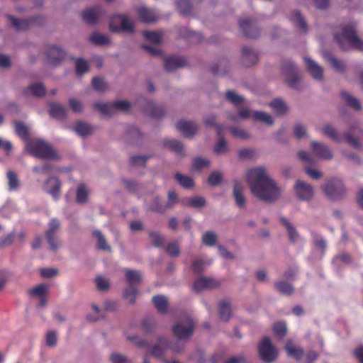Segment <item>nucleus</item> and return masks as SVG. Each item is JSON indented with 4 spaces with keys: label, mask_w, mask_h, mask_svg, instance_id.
Segmentation results:
<instances>
[{
    "label": "nucleus",
    "mask_w": 363,
    "mask_h": 363,
    "mask_svg": "<svg viewBox=\"0 0 363 363\" xmlns=\"http://www.w3.org/2000/svg\"><path fill=\"white\" fill-rule=\"evenodd\" d=\"M324 194L330 200L336 201L342 199L347 194V189L342 180L331 178L325 181L320 186Z\"/></svg>",
    "instance_id": "7ed1b4c3"
},
{
    "label": "nucleus",
    "mask_w": 363,
    "mask_h": 363,
    "mask_svg": "<svg viewBox=\"0 0 363 363\" xmlns=\"http://www.w3.org/2000/svg\"><path fill=\"white\" fill-rule=\"evenodd\" d=\"M93 127L87 123L78 121L76 123L74 130L81 137H86L93 132Z\"/></svg>",
    "instance_id": "37998d69"
},
{
    "label": "nucleus",
    "mask_w": 363,
    "mask_h": 363,
    "mask_svg": "<svg viewBox=\"0 0 363 363\" xmlns=\"http://www.w3.org/2000/svg\"><path fill=\"white\" fill-rule=\"evenodd\" d=\"M89 69V64L85 60L82 58H78L76 60V74L77 75H83L88 72Z\"/></svg>",
    "instance_id": "338daca9"
},
{
    "label": "nucleus",
    "mask_w": 363,
    "mask_h": 363,
    "mask_svg": "<svg viewBox=\"0 0 363 363\" xmlns=\"http://www.w3.org/2000/svg\"><path fill=\"white\" fill-rule=\"evenodd\" d=\"M259 357L266 363H272L278 356V350L268 337H264L258 345Z\"/></svg>",
    "instance_id": "6e6552de"
},
{
    "label": "nucleus",
    "mask_w": 363,
    "mask_h": 363,
    "mask_svg": "<svg viewBox=\"0 0 363 363\" xmlns=\"http://www.w3.org/2000/svg\"><path fill=\"white\" fill-rule=\"evenodd\" d=\"M291 22L296 26L300 32L307 33L308 28L307 23L298 11H294L290 16Z\"/></svg>",
    "instance_id": "cd10ccee"
},
{
    "label": "nucleus",
    "mask_w": 363,
    "mask_h": 363,
    "mask_svg": "<svg viewBox=\"0 0 363 363\" xmlns=\"http://www.w3.org/2000/svg\"><path fill=\"white\" fill-rule=\"evenodd\" d=\"M89 40L95 45L104 46L110 43V38L107 35L97 32L93 33Z\"/></svg>",
    "instance_id": "79ce46f5"
},
{
    "label": "nucleus",
    "mask_w": 363,
    "mask_h": 363,
    "mask_svg": "<svg viewBox=\"0 0 363 363\" xmlns=\"http://www.w3.org/2000/svg\"><path fill=\"white\" fill-rule=\"evenodd\" d=\"M152 302L157 310L164 314L168 309V300L164 295H157L152 297Z\"/></svg>",
    "instance_id": "58836bf2"
},
{
    "label": "nucleus",
    "mask_w": 363,
    "mask_h": 363,
    "mask_svg": "<svg viewBox=\"0 0 363 363\" xmlns=\"http://www.w3.org/2000/svg\"><path fill=\"white\" fill-rule=\"evenodd\" d=\"M170 346L171 342L167 337L160 336L157 337L156 343L152 347L151 354L157 359L162 358Z\"/></svg>",
    "instance_id": "2eb2a0df"
},
{
    "label": "nucleus",
    "mask_w": 363,
    "mask_h": 363,
    "mask_svg": "<svg viewBox=\"0 0 363 363\" xmlns=\"http://www.w3.org/2000/svg\"><path fill=\"white\" fill-rule=\"evenodd\" d=\"M149 236L151 240L152 245L156 247H160L163 246L165 242V237L158 232L150 231Z\"/></svg>",
    "instance_id": "bf43d9fd"
},
{
    "label": "nucleus",
    "mask_w": 363,
    "mask_h": 363,
    "mask_svg": "<svg viewBox=\"0 0 363 363\" xmlns=\"http://www.w3.org/2000/svg\"><path fill=\"white\" fill-rule=\"evenodd\" d=\"M202 0H177L176 5L178 12L184 16H191L195 8Z\"/></svg>",
    "instance_id": "aec40b11"
},
{
    "label": "nucleus",
    "mask_w": 363,
    "mask_h": 363,
    "mask_svg": "<svg viewBox=\"0 0 363 363\" xmlns=\"http://www.w3.org/2000/svg\"><path fill=\"white\" fill-rule=\"evenodd\" d=\"M94 106L103 115L111 116L115 114L117 111L128 110L130 107V104L125 100H119L108 104L96 102L94 103Z\"/></svg>",
    "instance_id": "0eeeda50"
},
{
    "label": "nucleus",
    "mask_w": 363,
    "mask_h": 363,
    "mask_svg": "<svg viewBox=\"0 0 363 363\" xmlns=\"http://www.w3.org/2000/svg\"><path fill=\"white\" fill-rule=\"evenodd\" d=\"M273 331L279 339H283L287 333L286 325L284 322H278L274 324Z\"/></svg>",
    "instance_id": "0e129e2a"
},
{
    "label": "nucleus",
    "mask_w": 363,
    "mask_h": 363,
    "mask_svg": "<svg viewBox=\"0 0 363 363\" xmlns=\"http://www.w3.org/2000/svg\"><path fill=\"white\" fill-rule=\"evenodd\" d=\"M150 157V155H133L130 157V164L132 166L144 167L147 160H149Z\"/></svg>",
    "instance_id": "052dcab7"
},
{
    "label": "nucleus",
    "mask_w": 363,
    "mask_h": 363,
    "mask_svg": "<svg viewBox=\"0 0 363 363\" xmlns=\"http://www.w3.org/2000/svg\"><path fill=\"white\" fill-rule=\"evenodd\" d=\"M103 14V11L99 6H94L85 10L83 12V19L89 24L95 23Z\"/></svg>",
    "instance_id": "c85d7f7f"
},
{
    "label": "nucleus",
    "mask_w": 363,
    "mask_h": 363,
    "mask_svg": "<svg viewBox=\"0 0 363 363\" xmlns=\"http://www.w3.org/2000/svg\"><path fill=\"white\" fill-rule=\"evenodd\" d=\"M179 203L178 194L174 191H169L167 193V201L164 203L165 211L173 208Z\"/></svg>",
    "instance_id": "4d7b16f0"
},
{
    "label": "nucleus",
    "mask_w": 363,
    "mask_h": 363,
    "mask_svg": "<svg viewBox=\"0 0 363 363\" xmlns=\"http://www.w3.org/2000/svg\"><path fill=\"white\" fill-rule=\"evenodd\" d=\"M213 151L216 155L225 154L229 151L227 141L223 137H220L217 143L214 146Z\"/></svg>",
    "instance_id": "6e6d98bb"
},
{
    "label": "nucleus",
    "mask_w": 363,
    "mask_h": 363,
    "mask_svg": "<svg viewBox=\"0 0 363 363\" xmlns=\"http://www.w3.org/2000/svg\"><path fill=\"white\" fill-rule=\"evenodd\" d=\"M109 29L113 33L133 34L135 33V21L128 15H116L110 20Z\"/></svg>",
    "instance_id": "39448f33"
},
{
    "label": "nucleus",
    "mask_w": 363,
    "mask_h": 363,
    "mask_svg": "<svg viewBox=\"0 0 363 363\" xmlns=\"http://www.w3.org/2000/svg\"><path fill=\"white\" fill-rule=\"evenodd\" d=\"M186 205L195 208H201L206 205V199L202 196H194L189 199Z\"/></svg>",
    "instance_id": "69168bd1"
},
{
    "label": "nucleus",
    "mask_w": 363,
    "mask_h": 363,
    "mask_svg": "<svg viewBox=\"0 0 363 363\" xmlns=\"http://www.w3.org/2000/svg\"><path fill=\"white\" fill-rule=\"evenodd\" d=\"M311 147L313 155L317 158L325 160H332L333 159V151L325 143L318 141H313L311 143Z\"/></svg>",
    "instance_id": "9b49d317"
},
{
    "label": "nucleus",
    "mask_w": 363,
    "mask_h": 363,
    "mask_svg": "<svg viewBox=\"0 0 363 363\" xmlns=\"http://www.w3.org/2000/svg\"><path fill=\"white\" fill-rule=\"evenodd\" d=\"M321 132L323 135L328 136L331 140L336 143H340L342 139L340 134L337 133V130L334 126L329 123L324 124Z\"/></svg>",
    "instance_id": "ea45409f"
},
{
    "label": "nucleus",
    "mask_w": 363,
    "mask_h": 363,
    "mask_svg": "<svg viewBox=\"0 0 363 363\" xmlns=\"http://www.w3.org/2000/svg\"><path fill=\"white\" fill-rule=\"evenodd\" d=\"M137 13L140 21L145 23H152L159 19L157 13L154 10L144 6L138 8Z\"/></svg>",
    "instance_id": "5701e85b"
},
{
    "label": "nucleus",
    "mask_w": 363,
    "mask_h": 363,
    "mask_svg": "<svg viewBox=\"0 0 363 363\" xmlns=\"http://www.w3.org/2000/svg\"><path fill=\"white\" fill-rule=\"evenodd\" d=\"M274 287L278 293L285 296H291L295 291L294 286L284 280L275 281Z\"/></svg>",
    "instance_id": "473e14b6"
},
{
    "label": "nucleus",
    "mask_w": 363,
    "mask_h": 363,
    "mask_svg": "<svg viewBox=\"0 0 363 363\" xmlns=\"http://www.w3.org/2000/svg\"><path fill=\"white\" fill-rule=\"evenodd\" d=\"M253 118L255 121L265 123L269 125H272L274 124V120H273L272 116L265 111H254Z\"/></svg>",
    "instance_id": "09e8293b"
},
{
    "label": "nucleus",
    "mask_w": 363,
    "mask_h": 363,
    "mask_svg": "<svg viewBox=\"0 0 363 363\" xmlns=\"http://www.w3.org/2000/svg\"><path fill=\"white\" fill-rule=\"evenodd\" d=\"M286 77V84L291 89L300 91L304 88L305 84L298 72Z\"/></svg>",
    "instance_id": "f704fd0d"
},
{
    "label": "nucleus",
    "mask_w": 363,
    "mask_h": 363,
    "mask_svg": "<svg viewBox=\"0 0 363 363\" xmlns=\"http://www.w3.org/2000/svg\"><path fill=\"white\" fill-rule=\"evenodd\" d=\"M162 145L175 152L177 155L184 156V145L179 140L176 139L164 138L162 140Z\"/></svg>",
    "instance_id": "7c9ffc66"
},
{
    "label": "nucleus",
    "mask_w": 363,
    "mask_h": 363,
    "mask_svg": "<svg viewBox=\"0 0 363 363\" xmlns=\"http://www.w3.org/2000/svg\"><path fill=\"white\" fill-rule=\"evenodd\" d=\"M125 272V277L130 284L129 285L134 286L135 284L140 283L141 277L138 271L128 269Z\"/></svg>",
    "instance_id": "603ef678"
},
{
    "label": "nucleus",
    "mask_w": 363,
    "mask_h": 363,
    "mask_svg": "<svg viewBox=\"0 0 363 363\" xmlns=\"http://www.w3.org/2000/svg\"><path fill=\"white\" fill-rule=\"evenodd\" d=\"M137 290L133 285H129L123 291V298L128 301L129 304H134Z\"/></svg>",
    "instance_id": "e2e57ef3"
},
{
    "label": "nucleus",
    "mask_w": 363,
    "mask_h": 363,
    "mask_svg": "<svg viewBox=\"0 0 363 363\" xmlns=\"http://www.w3.org/2000/svg\"><path fill=\"white\" fill-rule=\"evenodd\" d=\"M144 112L146 115L155 118H160L163 117L164 114L163 107L156 105L151 101H146L144 106Z\"/></svg>",
    "instance_id": "393cba45"
},
{
    "label": "nucleus",
    "mask_w": 363,
    "mask_h": 363,
    "mask_svg": "<svg viewBox=\"0 0 363 363\" xmlns=\"http://www.w3.org/2000/svg\"><path fill=\"white\" fill-rule=\"evenodd\" d=\"M149 209L160 213L165 212V207L160 196H155L148 204Z\"/></svg>",
    "instance_id": "8fccbe9b"
},
{
    "label": "nucleus",
    "mask_w": 363,
    "mask_h": 363,
    "mask_svg": "<svg viewBox=\"0 0 363 363\" xmlns=\"http://www.w3.org/2000/svg\"><path fill=\"white\" fill-rule=\"evenodd\" d=\"M175 179L179 184V185H181L182 187L185 189H191L193 188L194 186V179L189 176L180 173H176Z\"/></svg>",
    "instance_id": "de8ad7c7"
},
{
    "label": "nucleus",
    "mask_w": 363,
    "mask_h": 363,
    "mask_svg": "<svg viewBox=\"0 0 363 363\" xmlns=\"http://www.w3.org/2000/svg\"><path fill=\"white\" fill-rule=\"evenodd\" d=\"M303 59L306 68L311 77L316 81H323L324 78L323 68L308 56H304Z\"/></svg>",
    "instance_id": "f8f14e48"
},
{
    "label": "nucleus",
    "mask_w": 363,
    "mask_h": 363,
    "mask_svg": "<svg viewBox=\"0 0 363 363\" xmlns=\"http://www.w3.org/2000/svg\"><path fill=\"white\" fill-rule=\"evenodd\" d=\"M293 133L298 140L306 139L308 137L306 127L299 123L294 125Z\"/></svg>",
    "instance_id": "5fc2aeb1"
},
{
    "label": "nucleus",
    "mask_w": 363,
    "mask_h": 363,
    "mask_svg": "<svg viewBox=\"0 0 363 363\" xmlns=\"http://www.w3.org/2000/svg\"><path fill=\"white\" fill-rule=\"evenodd\" d=\"M177 129L186 138H191L198 132V125L193 121H180L176 124Z\"/></svg>",
    "instance_id": "412c9836"
},
{
    "label": "nucleus",
    "mask_w": 363,
    "mask_h": 363,
    "mask_svg": "<svg viewBox=\"0 0 363 363\" xmlns=\"http://www.w3.org/2000/svg\"><path fill=\"white\" fill-rule=\"evenodd\" d=\"M225 97L235 106H239L245 101V99L243 96L236 94L233 90H228L225 94Z\"/></svg>",
    "instance_id": "13d9d810"
},
{
    "label": "nucleus",
    "mask_w": 363,
    "mask_h": 363,
    "mask_svg": "<svg viewBox=\"0 0 363 363\" xmlns=\"http://www.w3.org/2000/svg\"><path fill=\"white\" fill-rule=\"evenodd\" d=\"M323 58L329 65L330 68L335 72L342 74L347 72V66L345 60L339 59L333 54L328 52L323 54Z\"/></svg>",
    "instance_id": "ddd939ff"
},
{
    "label": "nucleus",
    "mask_w": 363,
    "mask_h": 363,
    "mask_svg": "<svg viewBox=\"0 0 363 363\" xmlns=\"http://www.w3.org/2000/svg\"><path fill=\"white\" fill-rule=\"evenodd\" d=\"M296 197L302 201H310L315 196L314 187L301 179H298L293 187Z\"/></svg>",
    "instance_id": "1a4fd4ad"
},
{
    "label": "nucleus",
    "mask_w": 363,
    "mask_h": 363,
    "mask_svg": "<svg viewBox=\"0 0 363 363\" xmlns=\"http://www.w3.org/2000/svg\"><path fill=\"white\" fill-rule=\"evenodd\" d=\"M245 179L251 194L258 200L272 203L280 199L282 188L270 177L264 166L248 169Z\"/></svg>",
    "instance_id": "f257e3e1"
},
{
    "label": "nucleus",
    "mask_w": 363,
    "mask_h": 363,
    "mask_svg": "<svg viewBox=\"0 0 363 363\" xmlns=\"http://www.w3.org/2000/svg\"><path fill=\"white\" fill-rule=\"evenodd\" d=\"M180 37L187 40L191 43H197L202 40L203 36L200 33L194 32L184 26L177 27Z\"/></svg>",
    "instance_id": "b1692460"
},
{
    "label": "nucleus",
    "mask_w": 363,
    "mask_h": 363,
    "mask_svg": "<svg viewBox=\"0 0 363 363\" xmlns=\"http://www.w3.org/2000/svg\"><path fill=\"white\" fill-rule=\"evenodd\" d=\"M26 150L35 157L52 160L57 157L52 147L44 140H37L28 143Z\"/></svg>",
    "instance_id": "20e7f679"
},
{
    "label": "nucleus",
    "mask_w": 363,
    "mask_h": 363,
    "mask_svg": "<svg viewBox=\"0 0 363 363\" xmlns=\"http://www.w3.org/2000/svg\"><path fill=\"white\" fill-rule=\"evenodd\" d=\"M285 349L290 357L297 360L301 359L303 354V350L301 347L294 346L290 340L287 341Z\"/></svg>",
    "instance_id": "c03bdc74"
},
{
    "label": "nucleus",
    "mask_w": 363,
    "mask_h": 363,
    "mask_svg": "<svg viewBox=\"0 0 363 363\" xmlns=\"http://www.w3.org/2000/svg\"><path fill=\"white\" fill-rule=\"evenodd\" d=\"M356 26L354 21L350 20L342 26L340 33L335 34V38L343 51H348L352 48L363 51V40L357 34Z\"/></svg>",
    "instance_id": "f03ea898"
},
{
    "label": "nucleus",
    "mask_w": 363,
    "mask_h": 363,
    "mask_svg": "<svg viewBox=\"0 0 363 363\" xmlns=\"http://www.w3.org/2000/svg\"><path fill=\"white\" fill-rule=\"evenodd\" d=\"M240 28L243 35L250 38H257L259 35V30L255 22L249 20L240 21Z\"/></svg>",
    "instance_id": "6ab92c4d"
},
{
    "label": "nucleus",
    "mask_w": 363,
    "mask_h": 363,
    "mask_svg": "<svg viewBox=\"0 0 363 363\" xmlns=\"http://www.w3.org/2000/svg\"><path fill=\"white\" fill-rule=\"evenodd\" d=\"M8 19L10 21L13 27L16 30H26L32 24V21L29 19L23 18V19H17L14 16L8 15Z\"/></svg>",
    "instance_id": "a19ab883"
},
{
    "label": "nucleus",
    "mask_w": 363,
    "mask_h": 363,
    "mask_svg": "<svg viewBox=\"0 0 363 363\" xmlns=\"http://www.w3.org/2000/svg\"><path fill=\"white\" fill-rule=\"evenodd\" d=\"M50 114L53 118L63 119L67 116V110L60 104H52L50 106Z\"/></svg>",
    "instance_id": "a18cd8bd"
},
{
    "label": "nucleus",
    "mask_w": 363,
    "mask_h": 363,
    "mask_svg": "<svg viewBox=\"0 0 363 363\" xmlns=\"http://www.w3.org/2000/svg\"><path fill=\"white\" fill-rule=\"evenodd\" d=\"M340 96L344 102L351 108L357 111H360L362 109V106L359 101L350 93L345 91H342L340 93Z\"/></svg>",
    "instance_id": "4c0bfd02"
},
{
    "label": "nucleus",
    "mask_w": 363,
    "mask_h": 363,
    "mask_svg": "<svg viewBox=\"0 0 363 363\" xmlns=\"http://www.w3.org/2000/svg\"><path fill=\"white\" fill-rule=\"evenodd\" d=\"M269 106L275 112L277 116H284L289 110L286 103L280 98H277L272 101Z\"/></svg>",
    "instance_id": "c9c22d12"
},
{
    "label": "nucleus",
    "mask_w": 363,
    "mask_h": 363,
    "mask_svg": "<svg viewBox=\"0 0 363 363\" xmlns=\"http://www.w3.org/2000/svg\"><path fill=\"white\" fill-rule=\"evenodd\" d=\"M6 177L8 179L9 189L10 191H15L18 189L20 182L17 174L11 170H9L6 173Z\"/></svg>",
    "instance_id": "3c124183"
},
{
    "label": "nucleus",
    "mask_w": 363,
    "mask_h": 363,
    "mask_svg": "<svg viewBox=\"0 0 363 363\" xmlns=\"http://www.w3.org/2000/svg\"><path fill=\"white\" fill-rule=\"evenodd\" d=\"M23 94L26 96H33L35 97H42L45 94V88L43 84H33L24 88L23 90Z\"/></svg>",
    "instance_id": "c756f323"
},
{
    "label": "nucleus",
    "mask_w": 363,
    "mask_h": 363,
    "mask_svg": "<svg viewBox=\"0 0 363 363\" xmlns=\"http://www.w3.org/2000/svg\"><path fill=\"white\" fill-rule=\"evenodd\" d=\"M144 112L146 115L155 118H160L163 117L164 114L163 107L156 105L151 101H146L144 106Z\"/></svg>",
    "instance_id": "a878e982"
},
{
    "label": "nucleus",
    "mask_w": 363,
    "mask_h": 363,
    "mask_svg": "<svg viewBox=\"0 0 363 363\" xmlns=\"http://www.w3.org/2000/svg\"><path fill=\"white\" fill-rule=\"evenodd\" d=\"M259 61L257 52L250 47H244L242 51L241 62L246 67H250L255 65Z\"/></svg>",
    "instance_id": "4be33fe9"
},
{
    "label": "nucleus",
    "mask_w": 363,
    "mask_h": 363,
    "mask_svg": "<svg viewBox=\"0 0 363 363\" xmlns=\"http://www.w3.org/2000/svg\"><path fill=\"white\" fill-rule=\"evenodd\" d=\"M218 239L217 235L212 231H206L201 238L203 244L208 247H213L216 245Z\"/></svg>",
    "instance_id": "864d4df0"
},
{
    "label": "nucleus",
    "mask_w": 363,
    "mask_h": 363,
    "mask_svg": "<svg viewBox=\"0 0 363 363\" xmlns=\"http://www.w3.org/2000/svg\"><path fill=\"white\" fill-rule=\"evenodd\" d=\"M245 186L239 181L235 180L233 182V196L234 198L235 206L243 209L246 208L247 199L244 195Z\"/></svg>",
    "instance_id": "dca6fc26"
},
{
    "label": "nucleus",
    "mask_w": 363,
    "mask_h": 363,
    "mask_svg": "<svg viewBox=\"0 0 363 363\" xmlns=\"http://www.w3.org/2000/svg\"><path fill=\"white\" fill-rule=\"evenodd\" d=\"M164 68L167 72H172L186 65L185 60L182 57H169L164 60Z\"/></svg>",
    "instance_id": "bb28decb"
},
{
    "label": "nucleus",
    "mask_w": 363,
    "mask_h": 363,
    "mask_svg": "<svg viewBox=\"0 0 363 363\" xmlns=\"http://www.w3.org/2000/svg\"><path fill=\"white\" fill-rule=\"evenodd\" d=\"M347 142L355 148H359L361 144L357 137H363V130L357 125H352L344 133Z\"/></svg>",
    "instance_id": "f3484780"
},
{
    "label": "nucleus",
    "mask_w": 363,
    "mask_h": 363,
    "mask_svg": "<svg viewBox=\"0 0 363 363\" xmlns=\"http://www.w3.org/2000/svg\"><path fill=\"white\" fill-rule=\"evenodd\" d=\"M280 221L286 230L289 241L292 243L297 242L300 235L294 225L289 220V219L284 217H281Z\"/></svg>",
    "instance_id": "2f4dec72"
},
{
    "label": "nucleus",
    "mask_w": 363,
    "mask_h": 363,
    "mask_svg": "<svg viewBox=\"0 0 363 363\" xmlns=\"http://www.w3.org/2000/svg\"><path fill=\"white\" fill-rule=\"evenodd\" d=\"M218 315L223 321H228L232 315L231 306L229 301L223 299L220 301L218 306Z\"/></svg>",
    "instance_id": "72a5a7b5"
},
{
    "label": "nucleus",
    "mask_w": 363,
    "mask_h": 363,
    "mask_svg": "<svg viewBox=\"0 0 363 363\" xmlns=\"http://www.w3.org/2000/svg\"><path fill=\"white\" fill-rule=\"evenodd\" d=\"M93 237L96 239V247L101 250H106L111 252V247L107 243V240L104 234L99 230H95L93 233Z\"/></svg>",
    "instance_id": "e433bc0d"
},
{
    "label": "nucleus",
    "mask_w": 363,
    "mask_h": 363,
    "mask_svg": "<svg viewBox=\"0 0 363 363\" xmlns=\"http://www.w3.org/2000/svg\"><path fill=\"white\" fill-rule=\"evenodd\" d=\"M220 282L212 277H201L195 280L193 285V290L200 293L203 290H209L218 287Z\"/></svg>",
    "instance_id": "4468645a"
},
{
    "label": "nucleus",
    "mask_w": 363,
    "mask_h": 363,
    "mask_svg": "<svg viewBox=\"0 0 363 363\" xmlns=\"http://www.w3.org/2000/svg\"><path fill=\"white\" fill-rule=\"evenodd\" d=\"M110 360L111 363H132L129 358L118 352L111 353Z\"/></svg>",
    "instance_id": "774afa93"
},
{
    "label": "nucleus",
    "mask_w": 363,
    "mask_h": 363,
    "mask_svg": "<svg viewBox=\"0 0 363 363\" xmlns=\"http://www.w3.org/2000/svg\"><path fill=\"white\" fill-rule=\"evenodd\" d=\"M298 69L294 62L286 61L282 64L281 72L286 77L298 72Z\"/></svg>",
    "instance_id": "680f3d73"
},
{
    "label": "nucleus",
    "mask_w": 363,
    "mask_h": 363,
    "mask_svg": "<svg viewBox=\"0 0 363 363\" xmlns=\"http://www.w3.org/2000/svg\"><path fill=\"white\" fill-rule=\"evenodd\" d=\"M45 55L48 62L51 65L56 66L65 60L66 52L59 46L50 45L46 48Z\"/></svg>",
    "instance_id": "9d476101"
},
{
    "label": "nucleus",
    "mask_w": 363,
    "mask_h": 363,
    "mask_svg": "<svg viewBox=\"0 0 363 363\" xmlns=\"http://www.w3.org/2000/svg\"><path fill=\"white\" fill-rule=\"evenodd\" d=\"M194 324L190 318L178 321L172 328L174 335L182 342L188 341L192 336Z\"/></svg>",
    "instance_id": "423d86ee"
},
{
    "label": "nucleus",
    "mask_w": 363,
    "mask_h": 363,
    "mask_svg": "<svg viewBox=\"0 0 363 363\" xmlns=\"http://www.w3.org/2000/svg\"><path fill=\"white\" fill-rule=\"evenodd\" d=\"M61 183L55 177H50L43 184V189L57 200L60 195Z\"/></svg>",
    "instance_id": "a211bd4d"
},
{
    "label": "nucleus",
    "mask_w": 363,
    "mask_h": 363,
    "mask_svg": "<svg viewBox=\"0 0 363 363\" xmlns=\"http://www.w3.org/2000/svg\"><path fill=\"white\" fill-rule=\"evenodd\" d=\"M61 228V223L57 218L50 219L48 224V229L45 232V236L55 235Z\"/></svg>",
    "instance_id": "49530a36"
}]
</instances>
